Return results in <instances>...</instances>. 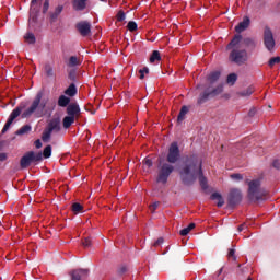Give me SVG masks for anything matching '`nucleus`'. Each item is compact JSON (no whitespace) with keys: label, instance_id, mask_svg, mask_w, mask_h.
Instances as JSON below:
<instances>
[{"label":"nucleus","instance_id":"nucleus-1","mask_svg":"<svg viewBox=\"0 0 280 280\" xmlns=\"http://www.w3.org/2000/svg\"><path fill=\"white\" fill-rule=\"evenodd\" d=\"M177 174L185 187H191L199 179L201 189H209L207 177L202 171V160L197 154L186 155L177 167Z\"/></svg>","mask_w":280,"mask_h":280},{"label":"nucleus","instance_id":"nucleus-2","mask_svg":"<svg viewBox=\"0 0 280 280\" xmlns=\"http://www.w3.org/2000/svg\"><path fill=\"white\" fill-rule=\"evenodd\" d=\"M180 161V148L178 142H172L168 147V153L166 155V162L160 161L158 164V177L156 183L166 185L170 176L174 174V165Z\"/></svg>","mask_w":280,"mask_h":280},{"label":"nucleus","instance_id":"nucleus-3","mask_svg":"<svg viewBox=\"0 0 280 280\" xmlns=\"http://www.w3.org/2000/svg\"><path fill=\"white\" fill-rule=\"evenodd\" d=\"M47 104H49V98H43V92H38L31 106L22 113V119H27L34 114L36 117H43V115H45Z\"/></svg>","mask_w":280,"mask_h":280},{"label":"nucleus","instance_id":"nucleus-4","mask_svg":"<svg viewBox=\"0 0 280 280\" xmlns=\"http://www.w3.org/2000/svg\"><path fill=\"white\" fill-rule=\"evenodd\" d=\"M248 185L247 198L250 202H259V200H266L268 190L261 187V179H246Z\"/></svg>","mask_w":280,"mask_h":280},{"label":"nucleus","instance_id":"nucleus-5","mask_svg":"<svg viewBox=\"0 0 280 280\" xmlns=\"http://www.w3.org/2000/svg\"><path fill=\"white\" fill-rule=\"evenodd\" d=\"M229 60L242 67V65L248 62V51H246V49L233 48L230 52Z\"/></svg>","mask_w":280,"mask_h":280},{"label":"nucleus","instance_id":"nucleus-6","mask_svg":"<svg viewBox=\"0 0 280 280\" xmlns=\"http://www.w3.org/2000/svg\"><path fill=\"white\" fill-rule=\"evenodd\" d=\"M43 161V153H35L34 151H28L20 160V166L22 170H27L32 163H40Z\"/></svg>","mask_w":280,"mask_h":280},{"label":"nucleus","instance_id":"nucleus-7","mask_svg":"<svg viewBox=\"0 0 280 280\" xmlns=\"http://www.w3.org/2000/svg\"><path fill=\"white\" fill-rule=\"evenodd\" d=\"M224 91V88L222 85H218L217 88L211 89V86L207 88L198 97L197 104L202 105L206 104V102H209L211 97H217V95H220Z\"/></svg>","mask_w":280,"mask_h":280},{"label":"nucleus","instance_id":"nucleus-8","mask_svg":"<svg viewBox=\"0 0 280 280\" xmlns=\"http://www.w3.org/2000/svg\"><path fill=\"white\" fill-rule=\"evenodd\" d=\"M262 43L267 51L270 54L275 52V47L277 46V42H275V34L270 26H265L262 34Z\"/></svg>","mask_w":280,"mask_h":280},{"label":"nucleus","instance_id":"nucleus-9","mask_svg":"<svg viewBox=\"0 0 280 280\" xmlns=\"http://www.w3.org/2000/svg\"><path fill=\"white\" fill-rule=\"evenodd\" d=\"M23 108H25V104H20L15 109L12 110L10 114L4 127L2 128V135H5L7 130H10V127L12 126L14 119L23 113Z\"/></svg>","mask_w":280,"mask_h":280},{"label":"nucleus","instance_id":"nucleus-10","mask_svg":"<svg viewBox=\"0 0 280 280\" xmlns=\"http://www.w3.org/2000/svg\"><path fill=\"white\" fill-rule=\"evenodd\" d=\"M229 207H235L242 202V190L234 188L230 191L228 198Z\"/></svg>","mask_w":280,"mask_h":280},{"label":"nucleus","instance_id":"nucleus-11","mask_svg":"<svg viewBox=\"0 0 280 280\" xmlns=\"http://www.w3.org/2000/svg\"><path fill=\"white\" fill-rule=\"evenodd\" d=\"M75 30L81 36H83V38L91 36V23H89L88 21L77 23Z\"/></svg>","mask_w":280,"mask_h":280},{"label":"nucleus","instance_id":"nucleus-12","mask_svg":"<svg viewBox=\"0 0 280 280\" xmlns=\"http://www.w3.org/2000/svg\"><path fill=\"white\" fill-rule=\"evenodd\" d=\"M66 113L68 117H73L74 119L80 118V105L78 103H71L67 106Z\"/></svg>","mask_w":280,"mask_h":280},{"label":"nucleus","instance_id":"nucleus-13","mask_svg":"<svg viewBox=\"0 0 280 280\" xmlns=\"http://www.w3.org/2000/svg\"><path fill=\"white\" fill-rule=\"evenodd\" d=\"M69 275L71 280H82L83 277H89V269H74Z\"/></svg>","mask_w":280,"mask_h":280},{"label":"nucleus","instance_id":"nucleus-14","mask_svg":"<svg viewBox=\"0 0 280 280\" xmlns=\"http://www.w3.org/2000/svg\"><path fill=\"white\" fill-rule=\"evenodd\" d=\"M249 26H250V18L245 16L243 18V21L235 26V32H237V34H242V32L248 30Z\"/></svg>","mask_w":280,"mask_h":280},{"label":"nucleus","instance_id":"nucleus-15","mask_svg":"<svg viewBox=\"0 0 280 280\" xmlns=\"http://www.w3.org/2000/svg\"><path fill=\"white\" fill-rule=\"evenodd\" d=\"M50 132H60V119L54 118L48 122V126L46 127Z\"/></svg>","mask_w":280,"mask_h":280},{"label":"nucleus","instance_id":"nucleus-16","mask_svg":"<svg viewBox=\"0 0 280 280\" xmlns=\"http://www.w3.org/2000/svg\"><path fill=\"white\" fill-rule=\"evenodd\" d=\"M62 10H65V7L58 5L54 12L49 13L50 23H56V21H58V18L62 14Z\"/></svg>","mask_w":280,"mask_h":280},{"label":"nucleus","instance_id":"nucleus-17","mask_svg":"<svg viewBox=\"0 0 280 280\" xmlns=\"http://www.w3.org/2000/svg\"><path fill=\"white\" fill-rule=\"evenodd\" d=\"M86 1L89 0H73V10H75L77 12H82V10H86Z\"/></svg>","mask_w":280,"mask_h":280},{"label":"nucleus","instance_id":"nucleus-18","mask_svg":"<svg viewBox=\"0 0 280 280\" xmlns=\"http://www.w3.org/2000/svg\"><path fill=\"white\" fill-rule=\"evenodd\" d=\"M240 43H242V35L237 34L229 43L226 49H238L237 46L240 45Z\"/></svg>","mask_w":280,"mask_h":280},{"label":"nucleus","instance_id":"nucleus-19","mask_svg":"<svg viewBox=\"0 0 280 280\" xmlns=\"http://www.w3.org/2000/svg\"><path fill=\"white\" fill-rule=\"evenodd\" d=\"M65 95H68V97H75V95H78V88H75V83H71L65 90Z\"/></svg>","mask_w":280,"mask_h":280},{"label":"nucleus","instance_id":"nucleus-20","mask_svg":"<svg viewBox=\"0 0 280 280\" xmlns=\"http://www.w3.org/2000/svg\"><path fill=\"white\" fill-rule=\"evenodd\" d=\"M71 104V98L69 96L60 95L58 98V106L61 108H67Z\"/></svg>","mask_w":280,"mask_h":280},{"label":"nucleus","instance_id":"nucleus-21","mask_svg":"<svg viewBox=\"0 0 280 280\" xmlns=\"http://www.w3.org/2000/svg\"><path fill=\"white\" fill-rule=\"evenodd\" d=\"M73 124H75V118L72 116H66L62 120V126L66 130H68V128H71Z\"/></svg>","mask_w":280,"mask_h":280},{"label":"nucleus","instance_id":"nucleus-22","mask_svg":"<svg viewBox=\"0 0 280 280\" xmlns=\"http://www.w3.org/2000/svg\"><path fill=\"white\" fill-rule=\"evenodd\" d=\"M80 65H82V61L75 56H71L68 60V67L70 68L80 67Z\"/></svg>","mask_w":280,"mask_h":280},{"label":"nucleus","instance_id":"nucleus-23","mask_svg":"<svg viewBox=\"0 0 280 280\" xmlns=\"http://www.w3.org/2000/svg\"><path fill=\"white\" fill-rule=\"evenodd\" d=\"M187 113H189V107H187L185 105L182 106L180 112L177 116L178 124H180V121H185V116L187 115Z\"/></svg>","mask_w":280,"mask_h":280},{"label":"nucleus","instance_id":"nucleus-24","mask_svg":"<svg viewBox=\"0 0 280 280\" xmlns=\"http://www.w3.org/2000/svg\"><path fill=\"white\" fill-rule=\"evenodd\" d=\"M37 21H38V10L31 9L30 19H28L30 25H32V23H37Z\"/></svg>","mask_w":280,"mask_h":280},{"label":"nucleus","instance_id":"nucleus-25","mask_svg":"<svg viewBox=\"0 0 280 280\" xmlns=\"http://www.w3.org/2000/svg\"><path fill=\"white\" fill-rule=\"evenodd\" d=\"M252 93H255V88L248 86L246 90L237 92V95H240V97H250Z\"/></svg>","mask_w":280,"mask_h":280},{"label":"nucleus","instance_id":"nucleus-26","mask_svg":"<svg viewBox=\"0 0 280 280\" xmlns=\"http://www.w3.org/2000/svg\"><path fill=\"white\" fill-rule=\"evenodd\" d=\"M194 229H196V223H190L187 228H184L183 230L179 231V235L185 237L186 235H189V233H191Z\"/></svg>","mask_w":280,"mask_h":280},{"label":"nucleus","instance_id":"nucleus-27","mask_svg":"<svg viewBox=\"0 0 280 280\" xmlns=\"http://www.w3.org/2000/svg\"><path fill=\"white\" fill-rule=\"evenodd\" d=\"M220 71H214V72H211L209 75H208V82H210V84H213L215 82H218L220 80Z\"/></svg>","mask_w":280,"mask_h":280},{"label":"nucleus","instance_id":"nucleus-28","mask_svg":"<svg viewBox=\"0 0 280 280\" xmlns=\"http://www.w3.org/2000/svg\"><path fill=\"white\" fill-rule=\"evenodd\" d=\"M243 43H244L245 47H250V49H255V47H257V43L255 42V39H253L250 37L244 38Z\"/></svg>","mask_w":280,"mask_h":280},{"label":"nucleus","instance_id":"nucleus-29","mask_svg":"<svg viewBox=\"0 0 280 280\" xmlns=\"http://www.w3.org/2000/svg\"><path fill=\"white\" fill-rule=\"evenodd\" d=\"M73 213H75V215H78V213H82V211H84V206H82V203L80 202H74L72 203L71 207Z\"/></svg>","mask_w":280,"mask_h":280},{"label":"nucleus","instance_id":"nucleus-30","mask_svg":"<svg viewBox=\"0 0 280 280\" xmlns=\"http://www.w3.org/2000/svg\"><path fill=\"white\" fill-rule=\"evenodd\" d=\"M50 139H51V131L48 128H46L42 133V141H44V143H49Z\"/></svg>","mask_w":280,"mask_h":280},{"label":"nucleus","instance_id":"nucleus-31","mask_svg":"<svg viewBox=\"0 0 280 280\" xmlns=\"http://www.w3.org/2000/svg\"><path fill=\"white\" fill-rule=\"evenodd\" d=\"M24 40H26L28 45H34L36 43V36L34 35V33H26V35L24 36Z\"/></svg>","mask_w":280,"mask_h":280},{"label":"nucleus","instance_id":"nucleus-32","mask_svg":"<svg viewBox=\"0 0 280 280\" xmlns=\"http://www.w3.org/2000/svg\"><path fill=\"white\" fill-rule=\"evenodd\" d=\"M32 131V126L30 125H24L22 128H20L15 135L21 136V135H27V132Z\"/></svg>","mask_w":280,"mask_h":280},{"label":"nucleus","instance_id":"nucleus-33","mask_svg":"<svg viewBox=\"0 0 280 280\" xmlns=\"http://www.w3.org/2000/svg\"><path fill=\"white\" fill-rule=\"evenodd\" d=\"M44 156V159H49L51 156V144H48L47 147H45L43 153H42V158Z\"/></svg>","mask_w":280,"mask_h":280},{"label":"nucleus","instance_id":"nucleus-34","mask_svg":"<svg viewBox=\"0 0 280 280\" xmlns=\"http://www.w3.org/2000/svg\"><path fill=\"white\" fill-rule=\"evenodd\" d=\"M156 60H161V52L159 50H153L150 62H156Z\"/></svg>","mask_w":280,"mask_h":280},{"label":"nucleus","instance_id":"nucleus-35","mask_svg":"<svg viewBox=\"0 0 280 280\" xmlns=\"http://www.w3.org/2000/svg\"><path fill=\"white\" fill-rule=\"evenodd\" d=\"M228 84H235V82H237V74L236 73H231L228 75L226 79Z\"/></svg>","mask_w":280,"mask_h":280},{"label":"nucleus","instance_id":"nucleus-36","mask_svg":"<svg viewBox=\"0 0 280 280\" xmlns=\"http://www.w3.org/2000/svg\"><path fill=\"white\" fill-rule=\"evenodd\" d=\"M280 63V57H272L271 59H269L268 61V66L272 69V67H275V65H279Z\"/></svg>","mask_w":280,"mask_h":280},{"label":"nucleus","instance_id":"nucleus-37","mask_svg":"<svg viewBox=\"0 0 280 280\" xmlns=\"http://www.w3.org/2000/svg\"><path fill=\"white\" fill-rule=\"evenodd\" d=\"M45 73H46L47 78H54V68L49 65H46Z\"/></svg>","mask_w":280,"mask_h":280},{"label":"nucleus","instance_id":"nucleus-38","mask_svg":"<svg viewBox=\"0 0 280 280\" xmlns=\"http://www.w3.org/2000/svg\"><path fill=\"white\" fill-rule=\"evenodd\" d=\"M127 27H128L129 32H137V27H138L137 22H135V21L128 22Z\"/></svg>","mask_w":280,"mask_h":280},{"label":"nucleus","instance_id":"nucleus-39","mask_svg":"<svg viewBox=\"0 0 280 280\" xmlns=\"http://www.w3.org/2000/svg\"><path fill=\"white\" fill-rule=\"evenodd\" d=\"M116 19L119 23H121L122 21H126V13L124 11H119L116 15Z\"/></svg>","mask_w":280,"mask_h":280},{"label":"nucleus","instance_id":"nucleus-40","mask_svg":"<svg viewBox=\"0 0 280 280\" xmlns=\"http://www.w3.org/2000/svg\"><path fill=\"white\" fill-rule=\"evenodd\" d=\"M160 205H161V202H159V201L153 202V203L149 207L151 213H154V211H156V209H159V206H160Z\"/></svg>","mask_w":280,"mask_h":280},{"label":"nucleus","instance_id":"nucleus-41","mask_svg":"<svg viewBox=\"0 0 280 280\" xmlns=\"http://www.w3.org/2000/svg\"><path fill=\"white\" fill-rule=\"evenodd\" d=\"M126 272H128V267L125 266V265H121L119 268H118V275H126Z\"/></svg>","mask_w":280,"mask_h":280},{"label":"nucleus","instance_id":"nucleus-42","mask_svg":"<svg viewBox=\"0 0 280 280\" xmlns=\"http://www.w3.org/2000/svg\"><path fill=\"white\" fill-rule=\"evenodd\" d=\"M48 11H49V0H45L43 5V14H47Z\"/></svg>","mask_w":280,"mask_h":280},{"label":"nucleus","instance_id":"nucleus-43","mask_svg":"<svg viewBox=\"0 0 280 280\" xmlns=\"http://www.w3.org/2000/svg\"><path fill=\"white\" fill-rule=\"evenodd\" d=\"M231 178H233V180H243L244 176L240 173H235L231 175Z\"/></svg>","mask_w":280,"mask_h":280},{"label":"nucleus","instance_id":"nucleus-44","mask_svg":"<svg viewBox=\"0 0 280 280\" xmlns=\"http://www.w3.org/2000/svg\"><path fill=\"white\" fill-rule=\"evenodd\" d=\"M84 248H89L91 246V237H85L82 242Z\"/></svg>","mask_w":280,"mask_h":280},{"label":"nucleus","instance_id":"nucleus-45","mask_svg":"<svg viewBox=\"0 0 280 280\" xmlns=\"http://www.w3.org/2000/svg\"><path fill=\"white\" fill-rule=\"evenodd\" d=\"M228 257H233V260L236 261L237 256H235V249H233V248L229 249Z\"/></svg>","mask_w":280,"mask_h":280},{"label":"nucleus","instance_id":"nucleus-46","mask_svg":"<svg viewBox=\"0 0 280 280\" xmlns=\"http://www.w3.org/2000/svg\"><path fill=\"white\" fill-rule=\"evenodd\" d=\"M271 166L275 170H280V160H273Z\"/></svg>","mask_w":280,"mask_h":280},{"label":"nucleus","instance_id":"nucleus-47","mask_svg":"<svg viewBox=\"0 0 280 280\" xmlns=\"http://www.w3.org/2000/svg\"><path fill=\"white\" fill-rule=\"evenodd\" d=\"M220 198H222V195H220L219 192H213V194L211 195V200H218V199H220Z\"/></svg>","mask_w":280,"mask_h":280},{"label":"nucleus","instance_id":"nucleus-48","mask_svg":"<svg viewBox=\"0 0 280 280\" xmlns=\"http://www.w3.org/2000/svg\"><path fill=\"white\" fill-rule=\"evenodd\" d=\"M217 207L222 208L224 207V198L220 197L217 202Z\"/></svg>","mask_w":280,"mask_h":280},{"label":"nucleus","instance_id":"nucleus-49","mask_svg":"<svg viewBox=\"0 0 280 280\" xmlns=\"http://www.w3.org/2000/svg\"><path fill=\"white\" fill-rule=\"evenodd\" d=\"M163 242H164V240H163V237H160V238H158L154 243H153V246H161V244H163Z\"/></svg>","mask_w":280,"mask_h":280},{"label":"nucleus","instance_id":"nucleus-50","mask_svg":"<svg viewBox=\"0 0 280 280\" xmlns=\"http://www.w3.org/2000/svg\"><path fill=\"white\" fill-rule=\"evenodd\" d=\"M35 148H36L37 150H40V148H43V142H40V139H37V140L35 141Z\"/></svg>","mask_w":280,"mask_h":280},{"label":"nucleus","instance_id":"nucleus-51","mask_svg":"<svg viewBox=\"0 0 280 280\" xmlns=\"http://www.w3.org/2000/svg\"><path fill=\"white\" fill-rule=\"evenodd\" d=\"M144 165H145L147 167H152V165H153L152 160H151V159H145V160H144Z\"/></svg>","mask_w":280,"mask_h":280},{"label":"nucleus","instance_id":"nucleus-52","mask_svg":"<svg viewBox=\"0 0 280 280\" xmlns=\"http://www.w3.org/2000/svg\"><path fill=\"white\" fill-rule=\"evenodd\" d=\"M257 113V109H255V108H252V109H249V112H248V116L249 117H255V114Z\"/></svg>","mask_w":280,"mask_h":280},{"label":"nucleus","instance_id":"nucleus-53","mask_svg":"<svg viewBox=\"0 0 280 280\" xmlns=\"http://www.w3.org/2000/svg\"><path fill=\"white\" fill-rule=\"evenodd\" d=\"M7 160H8V154L0 153V161L3 162V161H7Z\"/></svg>","mask_w":280,"mask_h":280},{"label":"nucleus","instance_id":"nucleus-54","mask_svg":"<svg viewBox=\"0 0 280 280\" xmlns=\"http://www.w3.org/2000/svg\"><path fill=\"white\" fill-rule=\"evenodd\" d=\"M69 79L70 80H75V71L72 70V71L69 72Z\"/></svg>","mask_w":280,"mask_h":280},{"label":"nucleus","instance_id":"nucleus-55","mask_svg":"<svg viewBox=\"0 0 280 280\" xmlns=\"http://www.w3.org/2000/svg\"><path fill=\"white\" fill-rule=\"evenodd\" d=\"M139 73H140V80H143V78H145V72L140 69Z\"/></svg>","mask_w":280,"mask_h":280},{"label":"nucleus","instance_id":"nucleus-56","mask_svg":"<svg viewBox=\"0 0 280 280\" xmlns=\"http://www.w3.org/2000/svg\"><path fill=\"white\" fill-rule=\"evenodd\" d=\"M246 228V224L243 223L238 226V232L241 233V231H244V229Z\"/></svg>","mask_w":280,"mask_h":280},{"label":"nucleus","instance_id":"nucleus-57","mask_svg":"<svg viewBox=\"0 0 280 280\" xmlns=\"http://www.w3.org/2000/svg\"><path fill=\"white\" fill-rule=\"evenodd\" d=\"M141 71H143L144 73H150V69L148 67H144L143 69H140Z\"/></svg>","mask_w":280,"mask_h":280},{"label":"nucleus","instance_id":"nucleus-58","mask_svg":"<svg viewBox=\"0 0 280 280\" xmlns=\"http://www.w3.org/2000/svg\"><path fill=\"white\" fill-rule=\"evenodd\" d=\"M38 2V0H32L31 3L32 5L36 4Z\"/></svg>","mask_w":280,"mask_h":280},{"label":"nucleus","instance_id":"nucleus-59","mask_svg":"<svg viewBox=\"0 0 280 280\" xmlns=\"http://www.w3.org/2000/svg\"><path fill=\"white\" fill-rule=\"evenodd\" d=\"M223 270H224V268H221V269L219 270V273H218V275H222Z\"/></svg>","mask_w":280,"mask_h":280},{"label":"nucleus","instance_id":"nucleus-60","mask_svg":"<svg viewBox=\"0 0 280 280\" xmlns=\"http://www.w3.org/2000/svg\"><path fill=\"white\" fill-rule=\"evenodd\" d=\"M238 268H242V265H241V264H238Z\"/></svg>","mask_w":280,"mask_h":280}]
</instances>
